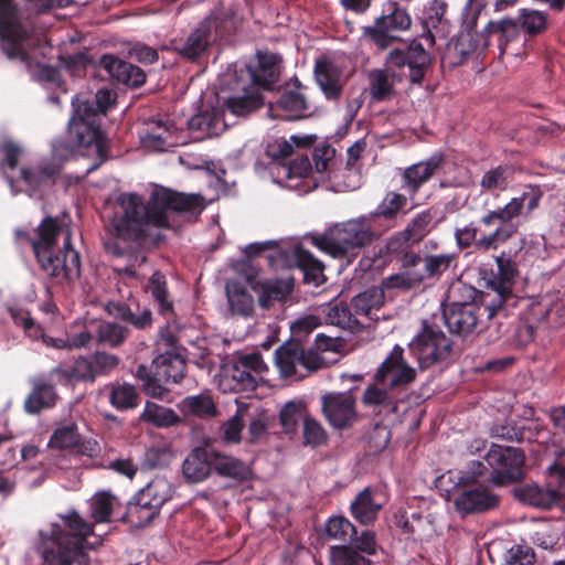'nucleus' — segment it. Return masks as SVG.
Masks as SVG:
<instances>
[{
    "label": "nucleus",
    "mask_w": 565,
    "mask_h": 565,
    "mask_svg": "<svg viewBox=\"0 0 565 565\" xmlns=\"http://www.w3.org/2000/svg\"><path fill=\"white\" fill-rule=\"evenodd\" d=\"M120 209L110 225L116 237L126 242H143L148 227L172 228L170 215L198 217L204 210V198L196 193H184L154 185L145 202L138 193H121L117 198Z\"/></svg>",
    "instance_id": "nucleus-1"
},
{
    "label": "nucleus",
    "mask_w": 565,
    "mask_h": 565,
    "mask_svg": "<svg viewBox=\"0 0 565 565\" xmlns=\"http://www.w3.org/2000/svg\"><path fill=\"white\" fill-rule=\"evenodd\" d=\"M543 198L539 186H530L520 196L512 198L504 206L489 210L478 221L455 230L457 246L461 249L475 246L479 252L495 250L519 231L514 220L523 214L530 216Z\"/></svg>",
    "instance_id": "nucleus-2"
},
{
    "label": "nucleus",
    "mask_w": 565,
    "mask_h": 565,
    "mask_svg": "<svg viewBox=\"0 0 565 565\" xmlns=\"http://www.w3.org/2000/svg\"><path fill=\"white\" fill-rule=\"evenodd\" d=\"M60 232L58 220L53 216L42 220L34 238L26 232H17L29 239L39 268L55 284L75 281L81 277V255L72 245L71 233L64 237L63 248L54 253Z\"/></svg>",
    "instance_id": "nucleus-3"
},
{
    "label": "nucleus",
    "mask_w": 565,
    "mask_h": 565,
    "mask_svg": "<svg viewBox=\"0 0 565 565\" xmlns=\"http://www.w3.org/2000/svg\"><path fill=\"white\" fill-rule=\"evenodd\" d=\"M62 523H53L51 539L43 553L42 565H73L87 547L93 525L75 510L60 515Z\"/></svg>",
    "instance_id": "nucleus-4"
},
{
    "label": "nucleus",
    "mask_w": 565,
    "mask_h": 565,
    "mask_svg": "<svg viewBox=\"0 0 565 565\" xmlns=\"http://www.w3.org/2000/svg\"><path fill=\"white\" fill-rule=\"evenodd\" d=\"M377 238L371 216H360L337 223L323 234L311 237L318 249L333 258L355 257Z\"/></svg>",
    "instance_id": "nucleus-5"
},
{
    "label": "nucleus",
    "mask_w": 565,
    "mask_h": 565,
    "mask_svg": "<svg viewBox=\"0 0 565 565\" xmlns=\"http://www.w3.org/2000/svg\"><path fill=\"white\" fill-rule=\"evenodd\" d=\"M32 32L23 24L17 0H0V49L9 60L30 61L23 44Z\"/></svg>",
    "instance_id": "nucleus-6"
},
{
    "label": "nucleus",
    "mask_w": 565,
    "mask_h": 565,
    "mask_svg": "<svg viewBox=\"0 0 565 565\" xmlns=\"http://www.w3.org/2000/svg\"><path fill=\"white\" fill-rule=\"evenodd\" d=\"M420 369L446 362L452 353L451 340L436 326L423 322L420 332L408 345Z\"/></svg>",
    "instance_id": "nucleus-7"
},
{
    "label": "nucleus",
    "mask_w": 565,
    "mask_h": 565,
    "mask_svg": "<svg viewBox=\"0 0 565 565\" xmlns=\"http://www.w3.org/2000/svg\"><path fill=\"white\" fill-rule=\"evenodd\" d=\"M484 460L491 468L489 481L495 486L516 483L524 478L525 454L521 448L492 444Z\"/></svg>",
    "instance_id": "nucleus-8"
},
{
    "label": "nucleus",
    "mask_w": 565,
    "mask_h": 565,
    "mask_svg": "<svg viewBox=\"0 0 565 565\" xmlns=\"http://www.w3.org/2000/svg\"><path fill=\"white\" fill-rule=\"evenodd\" d=\"M495 263L498 274L488 280L489 291L484 295L489 296L494 303L489 317L507 315V302H518L516 296L512 292V287L518 275L515 262L511 259L508 253L501 252L495 257Z\"/></svg>",
    "instance_id": "nucleus-9"
},
{
    "label": "nucleus",
    "mask_w": 565,
    "mask_h": 565,
    "mask_svg": "<svg viewBox=\"0 0 565 565\" xmlns=\"http://www.w3.org/2000/svg\"><path fill=\"white\" fill-rule=\"evenodd\" d=\"M412 19L406 9L395 1L384 4L383 14L375 19L374 24L363 28V34L380 50H386L396 38L393 31H405L411 28Z\"/></svg>",
    "instance_id": "nucleus-10"
},
{
    "label": "nucleus",
    "mask_w": 565,
    "mask_h": 565,
    "mask_svg": "<svg viewBox=\"0 0 565 565\" xmlns=\"http://www.w3.org/2000/svg\"><path fill=\"white\" fill-rule=\"evenodd\" d=\"M276 365L284 377L299 376L318 370L322 364L320 355L313 351H306L298 341L286 342L276 350Z\"/></svg>",
    "instance_id": "nucleus-11"
},
{
    "label": "nucleus",
    "mask_w": 565,
    "mask_h": 565,
    "mask_svg": "<svg viewBox=\"0 0 565 565\" xmlns=\"http://www.w3.org/2000/svg\"><path fill=\"white\" fill-rule=\"evenodd\" d=\"M548 473L555 478L556 487L550 484L547 488L537 484H525L515 490V497L525 504L539 509H552L559 505L565 497V465L555 461L548 467Z\"/></svg>",
    "instance_id": "nucleus-12"
},
{
    "label": "nucleus",
    "mask_w": 565,
    "mask_h": 565,
    "mask_svg": "<svg viewBox=\"0 0 565 565\" xmlns=\"http://www.w3.org/2000/svg\"><path fill=\"white\" fill-rule=\"evenodd\" d=\"M494 306L489 296L481 297V305H466L463 307H447L444 310V319L448 330L457 335L466 337L472 333L478 324L482 322L481 318L495 319L499 315L489 317L491 308Z\"/></svg>",
    "instance_id": "nucleus-13"
},
{
    "label": "nucleus",
    "mask_w": 565,
    "mask_h": 565,
    "mask_svg": "<svg viewBox=\"0 0 565 565\" xmlns=\"http://www.w3.org/2000/svg\"><path fill=\"white\" fill-rule=\"evenodd\" d=\"M320 401L322 415L333 429H349L356 423V399L351 391L326 393Z\"/></svg>",
    "instance_id": "nucleus-14"
},
{
    "label": "nucleus",
    "mask_w": 565,
    "mask_h": 565,
    "mask_svg": "<svg viewBox=\"0 0 565 565\" xmlns=\"http://www.w3.org/2000/svg\"><path fill=\"white\" fill-rule=\"evenodd\" d=\"M386 63L391 67H408L412 84L420 85L431 63L430 54L417 40H413L406 50L395 49L387 55Z\"/></svg>",
    "instance_id": "nucleus-15"
},
{
    "label": "nucleus",
    "mask_w": 565,
    "mask_h": 565,
    "mask_svg": "<svg viewBox=\"0 0 565 565\" xmlns=\"http://www.w3.org/2000/svg\"><path fill=\"white\" fill-rule=\"evenodd\" d=\"M403 353V349L395 345L375 374L379 384H388L390 388L394 391L396 387L408 385L415 380L416 371L404 361Z\"/></svg>",
    "instance_id": "nucleus-16"
},
{
    "label": "nucleus",
    "mask_w": 565,
    "mask_h": 565,
    "mask_svg": "<svg viewBox=\"0 0 565 565\" xmlns=\"http://www.w3.org/2000/svg\"><path fill=\"white\" fill-rule=\"evenodd\" d=\"M499 495L493 493L487 486L472 484L463 486V489L455 498L456 509L465 514L482 513L498 508Z\"/></svg>",
    "instance_id": "nucleus-17"
},
{
    "label": "nucleus",
    "mask_w": 565,
    "mask_h": 565,
    "mask_svg": "<svg viewBox=\"0 0 565 565\" xmlns=\"http://www.w3.org/2000/svg\"><path fill=\"white\" fill-rule=\"evenodd\" d=\"M212 21H202L185 38L170 41L169 50L188 61H195L204 53L212 43Z\"/></svg>",
    "instance_id": "nucleus-18"
},
{
    "label": "nucleus",
    "mask_w": 565,
    "mask_h": 565,
    "mask_svg": "<svg viewBox=\"0 0 565 565\" xmlns=\"http://www.w3.org/2000/svg\"><path fill=\"white\" fill-rule=\"evenodd\" d=\"M96 65L107 72L117 84L139 88L146 83V73L139 66L126 62L114 54H104Z\"/></svg>",
    "instance_id": "nucleus-19"
},
{
    "label": "nucleus",
    "mask_w": 565,
    "mask_h": 565,
    "mask_svg": "<svg viewBox=\"0 0 565 565\" xmlns=\"http://www.w3.org/2000/svg\"><path fill=\"white\" fill-rule=\"evenodd\" d=\"M212 454H214V446L209 441L191 450L182 463V472L186 481L199 483L211 476L214 467Z\"/></svg>",
    "instance_id": "nucleus-20"
},
{
    "label": "nucleus",
    "mask_w": 565,
    "mask_h": 565,
    "mask_svg": "<svg viewBox=\"0 0 565 565\" xmlns=\"http://www.w3.org/2000/svg\"><path fill=\"white\" fill-rule=\"evenodd\" d=\"M520 34L519 22L511 18L491 20L479 34L482 50H487L495 41L500 54H504L510 42L515 41Z\"/></svg>",
    "instance_id": "nucleus-21"
},
{
    "label": "nucleus",
    "mask_w": 565,
    "mask_h": 565,
    "mask_svg": "<svg viewBox=\"0 0 565 565\" xmlns=\"http://www.w3.org/2000/svg\"><path fill=\"white\" fill-rule=\"evenodd\" d=\"M444 162L441 154H434L427 160L407 167L402 174V186L413 199L423 184L427 183Z\"/></svg>",
    "instance_id": "nucleus-22"
},
{
    "label": "nucleus",
    "mask_w": 565,
    "mask_h": 565,
    "mask_svg": "<svg viewBox=\"0 0 565 565\" xmlns=\"http://www.w3.org/2000/svg\"><path fill=\"white\" fill-rule=\"evenodd\" d=\"M543 433L547 431L537 422L526 424L510 420L503 424H494L490 429L491 437L519 444L524 441L535 443Z\"/></svg>",
    "instance_id": "nucleus-23"
},
{
    "label": "nucleus",
    "mask_w": 565,
    "mask_h": 565,
    "mask_svg": "<svg viewBox=\"0 0 565 565\" xmlns=\"http://www.w3.org/2000/svg\"><path fill=\"white\" fill-rule=\"evenodd\" d=\"M60 172L61 166L54 161H49L33 167L21 168L20 177L26 185L29 195L32 196L45 188L53 186Z\"/></svg>",
    "instance_id": "nucleus-24"
},
{
    "label": "nucleus",
    "mask_w": 565,
    "mask_h": 565,
    "mask_svg": "<svg viewBox=\"0 0 565 565\" xmlns=\"http://www.w3.org/2000/svg\"><path fill=\"white\" fill-rule=\"evenodd\" d=\"M342 71L332 61L320 58L315 64V78L323 95L329 100H338L342 96Z\"/></svg>",
    "instance_id": "nucleus-25"
},
{
    "label": "nucleus",
    "mask_w": 565,
    "mask_h": 565,
    "mask_svg": "<svg viewBox=\"0 0 565 565\" xmlns=\"http://www.w3.org/2000/svg\"><path fill=\"white\" fill-rule=\"evenodd\" d=\"M281 57L274 53H258V64L248 67L252 83L257 88L271 89L279 79Z\"/></svg>",
    "instance_id": "nucleus-26"
},
{
    "label": "nucleus",
    "mask_w": 565,
    "mask_h": 565,
    "mask_svg": "<svg viewBox=\"0 0 565 565\" xmlns=\"http://www.w3.org/2000/svg\"><path fill=\"white\" fill-rule=\"evenodd\" d=\"M212 460L214 463L213 471L222 478L243 483L253 477V470L248 463L239 458L221 452L215 448L214 454H212Z\"/></svg>",
    "instance_id": "nucleus-27"
},
{
    "label": "nucleus",
    "mask_w": 565,
    "mask_h": 565,
    "mask_svg": "<svg viewBox=\"0 0 565 565\" xmlns=\"http://www.w3.org/2000/svg\"><path fill=\"white\" fill-rule=\"evenodd\" d=\"M294 259L297 268L302 274L305 285L320 287L326 282L324 264L303 246L297 245L294 248Z\"/></svg>",
    "instance_id": "nucleus-28"
},
{
    "label": "nucleus",
    "mask_w": 565,
    "mask_h": 565,
    "mask_svg": "<svg viewBox=\"0 0 565 565\" xmlns=\"http://www.w3.org/2000/svg\"><path fill=\"white\" fill-rule=\"evenodd\" d=\"M377 490L366 487L360 491L350 504L351 515L362 525H370L377 520L382 503L375 501Z\"/></svg>",
    "instance_id": "nucleus-29"
},
{
    "label": "nucleus",
    "mask_w": 565,
    "mask_h": 565,
    "mask_svg": "<svg viewBox=\"0 0 565 565\" xmlns=\"http://www.w3.org/2000/svg\"><path fill=\"white\" fill-rule=\"evenodd\" d=\"M530 316L536 320L535 326H530L531 329L539 328L542 323L553 328L561 327L565 323V303L544 297L531 306Z\"/></svg>",
    "instance_id": "nucleus-30"
},
{
    "label": "nucleus",
    "mask_w": 565,
    "mask_h": 565,
    "mask_svg": "<svg viewBox=\"0 0 565 565\" xmlns=\"http://www.w3.org/2000/svg\"><path fill=\"white\" fill-rule=\"evenodd\" d=\"M291 84L294 88L284 90L275 103L277 109L288 113V115H286V119L288 120L302 118L309 108L307 98L301 93V82L297 77H294Z\"/></svg>",
    "instance_id": "nucleus-31"
},
{
    "label": "nucleus",
    "mask_w": 565,
    "mask_h": 565,
    "mask_svg": "<svg viewBox=\"0 0 565 565\" xmlns=\"http://www.w3.org/2000/svg\"><path fill=\"white\" fill-rule=\"evenodd\" d=\"M153 370L158 376L164 380V383H180L185 375L186 364L181 354L167 351L159 354L152 362Z\"/></svg>",
    "instance_id": "nucleus-32"
},
{
    "label": "nucleus",
    "mask_w": 565,
    "mask_h": 565,
    "mask_svg": "<svg viewBox=\"0 0 565 565\" xmlns=\"http://www.w3.org/2000/svg\"><path fill=\"white\" fill-rule=\"evenodd\" d=\"M146 290L158 306V312L166 319L174 317L173 302L169 299L168 280L163 273L157 270L148 279Z\"/></svg>",
    "instance_id": "nucleus-33"
},
{
    "label": "nucleus",
    "mask_w": 565,
    "mask_h": 565,
    "mask_svg": "<svg viewBox=\"0 0 565 565\" xmlns=\"http://www.w3.org/2000/svg\"><path fill=\"white\" fill-rule=\"evenodd\" d=\"M105 309L109 316L122 320L138 330H146L152 326V312L148 308L140 313H135L126 302L109 301Z\"/></svg>",
    "instance_id": "nucleus-34"
},
{
    "label": "nucleus",
    "mask_w": 565,
    "mask_h": 565,
    "mask_svg": "<svg viewBox=\"0 0 565 565\" xmlns=\"http://www.w3.org/2000/svg\"><path fill=\"white\" fill-rule=\"evenodd\" d=\"M228 308L233 315L248 317L254 311V299L246 286L237 280H231L225 286Z\"/></svg>",
    "instance_id": "nucleus-35"
},
{
    "label": "nucleus",
    "mask_w": 565,
    "mask_h": 565,
    "mask_svg": "<svg viewBox=\"0 0 565 565\" xmlns=\"http://www.w3.org/2000/svg\"><path fill=\"white\" fill-rule=\"evenodd\" d=\"M514 168L511 164H499L486 171L480 180L482 192L498 195L508 190L513 180Z\"/></svg>",
    "instance_id": "nucleus-36"
},
{
    "label": "nucleus",
    "mask_w": 565,
    "mask_h": 565,
    "mask_svg": "<svg viewBox=\"0 0 565 565\" xmlns=\"http://www.w3.org/2000/svg\"><path fill=\"white\" fill-rule=\"evenodd\" d=\"M173 492V487L167 479L154 478L137 495L141 498L143 504L160 510L167 501L172 499Z\"/></svg>",
    "instance_id": "nucleus-37"
},
{
    "label": "nucleus",
    "mask_w": 565,
    "mask_h": 565,
    "mask_svg": "<svg viewBox=\"0 0 565 565\" xmlns=\"http://www.w3.org/2000/svg\"><path fill=\"white\" fill-rule=\"evenodd\" d=\"M456 254H426L423 258V269L417 271L420 282L426 279H439L451 266L457 263Z\"/></svg>",
    "instance_id": "nucleus-38"
},
{
    "label": "nucleus",
    "mask_w": 565,
    "mask_h": 565,
    "mask_svg": "<svg viewBox=\"0 0 565 565\" xmlns=\"http://www.w3.org/2000/svg\"><path fill=\"white\" fill-rule=\"evenodd\" d=\"M294 286L295 278L291 276L264 282L259 305L268 309L275 301L285 300L294 290Z\"/></svg>",
    "instance_id": "nucleus-39"
},
{
    "label": "nucleus",
    "mask_w": 565,
    "mask_h": 565,
    "mask_svg": "<svg viewBox=\"0 0 565 565\" xmlns=\"http://www.w3.org/2000/svg\"><path fill=\"white\" fill-rule=\"evenodd\" d=\"M56 394L52 384L45 382H36L33 391L29 394L24 402V409L29 414H38L44 408L55 405Z\"/></svg>",
    "instance_id": "nucleus-40"
},
{
    "label": "nucleus",
    "mask_w": 565,
    "mask_h": 565,
    "mask_svg": "<svg viewBox=\"0 0 565 565\" xmlns=\"http://www.w3.org/2000/svg\"><path fill=\"white\" fill-rule=\"evenodd\" d=\"M264 104L262 94L253 88L245 89L243 95L231 96L225 99V107L235 116H246Z\"/></svg>",
    "instance_id": "nucleus-41"
},
{
    "label": "nucleus",
    "mask_w": 565,
    "mask_h": 565,
    "mask_svg": "<svg viewBox=\"0 0 565 565\" xmlns=\"http://www.w3.org/2000/svg\"><path fill=\"white\" fill-rule=\"evenodd\" d=\"M140 418L145 423L152 424L156 427H170L180 422V417L173 409L153 402L146 403Z\"/></svg>",
    "instance_id": "nucleus-42"
},
{
    "label": "nucleus",
    "mask_w": 565,
    "mask_h": 565,
    "mask_svg": "<svg viewBox=\"0 0 565 565\" xmlns=\"http://www.w3.org/2000/svg\"><path fill=\"white\" fill-rule=\"evenodd\" d=\"M129 335V329L117 322L103 321L95 331V338L99 344L117 348L121 345Z\"/></svg>",
    "instance_id": "nucleus-43"
},
{
    "label": "nucleus",
    "mask_w": 565,
    "mask_h": 565,
    "mask_svg": "<svg viewBox=\"0 0 565 565\" xmlns=\"http://www.w3.org/2000/svg\"><path fill=\"white\" fill-rule=\"evenodd\" d=\"M68 130L77 143L83 147H90L94 143L99 146L103 138L100 121L70 122Z\"/></svg>",
    "instance_id": "nucleus-44"
},
{
    "label": "nucleus",
    "mask_w": 565,
    "mask_h": 565,
    "mask_svg": "<svg viewBox=\"0 0 565 565\" xmlns=\"http://www.w3.org/2000/svg\"><path fill=\"white\" fill-rule=\"evenodd\" d=\"M390 388H381L375 384L370 385L363 393L362 403L365 406H381L390 412L397 411L398 398Z\"/></svg>",
    "instance_id": "nucleus-45"
},
{
    "label": "nucleus",
    "mask_w": 565,
    "mask_h": 565,
    "mask_svg": "<svg viewBox=\"0 0 565 565\" xmlns=\"http://www.w3.org/2000/svg\"><path fill=\"white\" fill-rule=\"evenodd\" d=\"M487 292L479 291L461 281L452 284L448 290V307H463L466 305H481V297Z\"/></svg>",
    "instance_id": "nucleus-46"
},
{
    "label": "nucleus",
    "mask_w": 565,
    "mask_h": 565,
    "mask_svg": "<svg viewBox=\"0 0 565 565\" xmlns=\"http://www.w3.org/2000/svg\"><path fill=\"white\" fill-rule=\"evenodd\" d=\"M0 152L4 156L3 160H0V173L7 181L12 195H17L20 191L15 188V180L4 172V168L8 167L11 170L15 169L22 150L14 141L6 139L0 145Z\"/></svg>",
    "instance_id": "nucleus-47"
},
{
    "label": "nucleus",
    "mask_w": 565,
    "mask_h": 565,
    "mask_svg": "<svg viewBox=\"0 0 565 565\" xmlns=\"http://www.w3.org/2000/svg\"><path fill=\"white\" fill-rule=\"evenodd\" d=\"M384 303V291L382 288L372 287L356 295L351 306L355 315L370 316L373 309L379 310Z\"/></svg>",
    "instance_id": "nucleus-48"
},
{
    "label": "nucleus",
    "mask_w": 565,
    "mask_h": 565,
    "mask_svg": "<svg viewBox=\"0 0 565 565\" xmlns=\"http://www.w3.org/2000/svg\"><path fill=\"white\" fill-rule=\"evenodd\" d=\"M109 402L118 411L132 409L139 404V394L131 384L116 383L111 386Z\"/></svg>",
    "instance_id": "nucleus-49"
},
{
    "label": "nucleus",
    "mask_w": 565,
    "mask_h": 565,
    "mask_svg": "<svg viewBox=\"0 0 565 565\" xmlns=\"http://www.w3.org/2000/svg\"><path fill=\"white\" fill-rule=\"evenodd\" d=\"M331 565H372V561L350 544L333 545L329 550Z\"/></svg>",
    "instance_id": "nucleus-50"
},
{
    "label": "nucleus",
    "mask_w": 565,
    "mask_h": 565,
    "mask_svg": "<svg viewBox=\"0 0 565 565\" xmlns=\"http://www.w3.org/2000/svg\"><path fill=\"white\" fill-rule=\"evenodd\" d=\"M326 534L329 539L350 542L356 535V527L343 515L330 516L326 522Z\"/></svg>",
    "instance_id": "nucleus-51"
},
{
    "label": "nucleus",
    "mask_w": 565,
    "mask_h": 565,
    "mask_svg": "<svg viewBox=\"0 0 565 565\" xmlns=\"http://www.w3.org/2000/svg\"><path fill=\"white\" fill-rule=\"evenodd\" d=\"M407 204V196L396 192H387L382 202L377 205L376 211L371 213L372 221L374 217H383L393 220L399 211Z\"/></svg>",
    "instance_id": "nucleus-52"
},
{
    "label": "nucleus",
    "mask_w": 565,
    "mask_h": 565,
    "mask_svg": "<svg viewBox=\"0 0 565 565\" xmlns=\"http://www.w3.org/2000/svg\"><path fill=\"white\" fill-rule=\"evenodd\" d=\"M146 136L143 138L145 142L157 149L164 147L167 138L171 134L173 126L163 119L154 118L149 119L146 122Z\"/></svg>",
    "instance_id": "nucleus-53"
},
{
    "label": "nucleus",
    "mask_w": 565,
    "mask_h": 565,
    "mask_svg": "<svg viewBox=\"0 0 565 565\" xmlns=\"http://www.w3.org/2000/svg\"><path fill=\"white\" fill-rule=\"evenodd\" d=\"M183 409L196 417H214L217 415V408L213 398L203 394L185 397L183 399Z\"/></svg>",
    "instance_id": "nucleus-54"
},
{
    "label": "nucleus",
    "mask_w": 565,
    "mask_h": 565,
    "mask_svg": "<svg viewBox=\"0 0 565 565\" xmlns=\"http://www.w3.org/2000/svg\"><path fill=\"white\" fill-rule=\"evenodd\" d=\"M220 119L209 111L192 116L188 121V127L193 132H200L198 138L216 136L218 134Z\"/></svg>",
    "instance_id": "nucleus-55"
},
{
    "label": "nucleus",
    "mask_w": 565,
    "mask_h": 565,
    "mask_svg": "<svg viewBox=\"0 0 565 565\" xmlns=\"http://www.w3.org/2000/svg\"><path fill=\"white\" fill-rule=\"evenodd\" d=\"M245 412L246 407L244 405H238L235 414L230 419L222 424V440L225 444H238L241 441V434L245 427Z\"/></svg>",
    "instance_id": "nucleus-56"
},
{
    "label": "nucleus",
    "mask_w": 565,
    "mask_h": 565,
    "mask_svg": "<svg viewBox=\"0 0 565 565\" xmlns=\"http://www.w3.org/2000/svg\"><path fill=\"white\" fill-rule=\"evenodd\" d=\"M73 115L70 122L100 121V109L94 100L84 99L76 96L72 100Z\"/></svg>",
    "instance_id": "nucleus-57"
},
{
    "label": "nucleus",
    "mask_w": 565,
    "mask_h": 565,
    "mask_svg": "<svg viewBox=\"0 0 565 565\" xmlns=\"http://www.w3.org/2000/svg\"><path fill=\"white\" fill-rule=\"evenodd\" d=\"M326 320L328 323L342 329L353 330L359 326L358 319L351 312L349 306L343 302L331 306L327 311Z\"/></svg>",
    "instance_id": "nucleus-58"
},
{
    "label": "nucleus",
    "mask_w": 565,
    "mask_h": 565,
    "mask_svg": "<svg viewBox=\"0 0 565 565\" xmlns=\"http://www.w3.org/2000/svg\"><path fill=\"white\" fill-rule=\"evenodd\" d=\"M227 376L234 383L232 390L237 392H253L257 388V376L242 367L237 361L228 370Z\"/></svg>",
    "instance_id": "nucleus-59"
},
{
    "label": "nucleus",
    "mask_w": 565,
    "mask_h": 565,
    "mask_svg": "<svg viewBox=\"0 0 565 565\" xmlns=\"http://www.w3.org/2000/svg\"><path fill=\"white\" fill-rule=\"evenodd\" d=\"M9 313L17 327L23 328L26 337L38 340L42 337V327L34 321L29 310L22 307H10Z\"/></svg>",
    "instance_id": "nucleus-60"
},
{
    "label": "nucleus",
    "mask_w": 565,
    "mask_h": 565,
    "mask_svg": "<svg viewBox=\"0 0 565 565\" xmlns=\"http://www.w3.org/2000/svg\"><path fill=\"white\" fill-rule=\"evenodd\" d=\"M520 23L521 26L530 36H535L547 26V14L536 10H520Z\"/></svg>",
    "instance_id": "nucleus-61"
},
{
    "label": "nucleus",
    "mask_w": 565,
    "mask_h": 565,
    "mask_svg": "<svg viewBox=\"0 0 565 565\" xmlns=\"http://www.w3.org/2000/svg\"><path fill=\"white\" fill-rule=\"evenodd\" d=\"M157 508H150L148 504H143L141 498L137 494L135 497V502L130 503L128 507V518L130 522L137 527L147 526L151 521L159 514Z\"/></svg>",
    "instance_id": "nucleus-62"
},
{
    "label": "nucleus",
    "mask_w": 565,
    "mask_h": 565,
    "mask_svg": "<svg viewBox=\"0 0 565 565\" xmlns=\"http://www.w3.org/2000/svg\"><path fill=\"white\" fill-rule=\"evenodd\" d=\"M535 561L536 555L531 546L515 544L507 550L501 565H534Z\"/></svg>",
    "instance_id": "nucleus-63"
},
{
    "label": "nucleus",
    "mask_w": 565,
    "mask_h": 565,
    "mask_svg": "<svg viewBox=\"0 0 565 565\" xmlns=\"http://www.w3.org/2000/svg\"><path fill=\"white\" fill-rule=\"evenodd\" d=\"M81 435L75 423L61 426L53 433L50 444L61 449H72L76 446Z\"/></svg>",
    "instance_id": "nucleus-64"
}]
</instances>
